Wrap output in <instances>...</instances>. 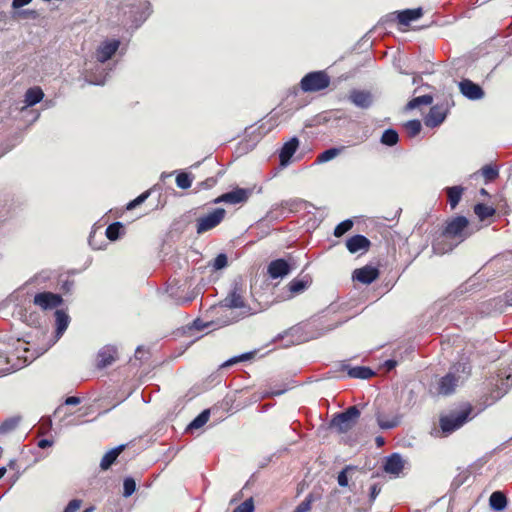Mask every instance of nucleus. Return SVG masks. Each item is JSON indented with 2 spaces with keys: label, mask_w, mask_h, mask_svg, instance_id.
I'll use <instances>...</instances> for the list:
<instances>
[{
  "label": "nucleus",
  "mask_w": 512,
  "mask_h": 512,
  "mask_svg": "<svg viewBox=\"0 0 512 512\" xmlns=\"http://www.w3.org/2000/svg\"><path fill=\"white\" fill-rule=\"evenodd\" d=\"M360 417V411L357 406H350L345 411L336 414L331 422L330 427L338 433H346L351 430Z\"/></svg>",
  "instance_id": "nucleus-1"
},
{
  "label": "nucleus",
  "mask_w": 512,
  "mask_h": 512,
  "mask_svg": "<svg viewBox=\"0 0 512 512\" xmlns=\"http://www.w3.org/2000/svg\"><path fill=\"white\" fill-rule=\"evenodd\" d=\"M472 412L471 407L460 411H454L439 420L440 428L445 435H449L462 427L469 419Z\"/></svg>",
  "instance_id": "nucleus-2"
},
{
  "label": "nucleus",
  "mask_w": 512,
  "mask_h": 512,
  "mask_svg": "<svg viewBox=\"0 0 512 512\" xmlns=\"http://www.w3.org/2000/svg\"><path fill=\"white\" fill-rule=\"evenodd\" d=\"M330 85V77L324 71H314L306 74L300 82L304 92H318Z\"/></svg>",
  "instance_id": "nucleus-3"
},
{
  "label": "nucleus",
  "mask_w": 512,
  "mask_h": 512,
  "mask_svg": "<svg viewBox=\"0 0 512 512\" xmlns=\"http://www.w3.org/2000/svg\"><path fill=\"white\" fill-rule=\"evenodd\" d=\"M468 220L464 216H457L447 223L443 236L447 238L457 239L454 246L464 241L469 237V233L466 231L468 227Z\"/></svg>",
  "instance_id": "nucleus-4"
},
{
  "label": "nucleus",
  "mask_w": 512,
  "mask_h": 512,
  "mask_svg": "<svg viewBox=\"0 0 512 512\" xmlns=\"http://www.w3.org/2000/svg\"><path fill=\"white\" fill-rule=\"evenodd\" d=\"M226 211L223 208H216L208 215L198 218L196 232L203 234L216 226L224 219Z\"/></svg>",
  "instance_id": "nucleus-5"
},
{
  "label": "nucleus",
  "mask_w": 512,
  "mask_h": 512,
  "mask_svg": "<svg viewBox=\"0 0 512 512\" xmlns=\"http://www.w3.org/2000/svg\"><path fill=\"white\" fill-rule=\"evenodd\" d=\"M222 306L229 309L246 307L243 299V285L241 281H234L231 291L222 301Z\"/></svg>",
  "instance_id": "nucleus-6"
},
{
  "label": "nucleus",
  "mask_w": 512,
  "mask_h": 512,
  "mask_svg": "<svg viewBox=\"0 0 512 512\" xmlns=\"http://www.w3.org/2000/svg\"><path fill=\"white\" fill-rule=\"evenodd\" d=\"M120 46V41L117 39L105 40L103 41L95 52L96 60L100 64H104L106 61L112 58V56L117 52Z\"/></svg>",
  "instance_id": "nucleus-7"
},
{
  "label": "nucleus",
  "mask_w": 512,
  "mask_h": 512,
  "mask_svg": "<svg viewBox=\"0 0 512 512\" xmlns=\"http://www.w3.org/2000/svg\"><path fill=\"white\" fill-rule=\"evenodd\" d=\"M62 297L52 292H41L34 296L33 303L43 310H49L62 304Z\"/></svg>",
  "instance_id": "nucleus-8"
},
{
  "label": "nucleus",
  "mask_w": 512,
  "mask_h": 512,
  "mask_svg": "<svg viewBox=\"0 0 512 512\" xmlns=\"http://www.w3.org/2000/svg\"><path fill=\"white\" fill-rule=\"evenodd\" d=\"M448 108L444 104H436L430 108L429 113L425 117V124L430 128L439 126L446 118Z\"/></svg>",
  "instance_id": "nucleus-9"
},
{
  "label": "nucleus",
  "mask_w": 512,
  "mask_h": 512,
  "mask_svg": "<svg viewBox=\"0 0 512 512\" xmlns=\"http://www.w3.org/2000/svg\"><path fill=\"white\" fill-rule=\"evenodd\" d=\"M251 191L244 188H236L230 192L222 194L215 200V203L225 202L229 204H240L248 200Z\"/></svg>",
  "instance_id": "nucleus-10"
},
{
  "label": "nucleus",
  "mask_w": 512,
  "mask_h": 512,
  "mask_svg": "<svg viewBox=\"0 0 512 512\" xmlns=\"http://www.w3.org/2000/svg\"><path fill=\"white\" fill-rule=\"evenodd\" d=\"M348 99L356 107L368 109L373 104V95L370 91L353 89L350 91Z\"/></svg>",
  "instance_id": "nucleus-11"
},
{
  "label": "nucleus",
  "mask_w": 512,
  "mask_h": 512,
  "mask_svg": "<svg viewBox=\"0 0 512 512\" xmlns=\"http://www.w3.org/2000/svg\"><path fill=\"white\" fill-rule=\"evenodd\" d=\"M379 277V270L378 268L366 265L362 268L355 269L352 278L353 280H356L362 284H371L373 281H375Z\"/></svg>",
  "instance_id": "nucleus-12"
},
{
  "label": "nucleus",
  "mask_w": 512,
  "mask_h": 512,
  "mask_svg": "<svg viewBox=\"0 0 512 512\" xmlns=\"http://www.w3.org/2000/svg\"><path fill=\"white\" fill-rule=\"evenodd\" d=\"M460 92L469 100H479L484 97L483 89L469 79H463L459 82Z\"/></svg>",
  "instance_id": "nucleus-13"
},
{
  "label": "nucleus",
  "mask_w": 512,
  "mask_h": 512,
  "mask_svg": "<svg viewBox=\"0 0 512 512\" xmlns=\"http://www.w3.org/2000/svg\"><path fill=\"white\" fill-rule=\"evenodd\" d=\"M291 271L289 263L285 259H276L269 263L267 273L272 279L283 278Z\"/></svg>",
  "instance_id": "nucleus-14"
},
{
  "label": "nucleus",
  "mask_w": 512,
  "mask_h": 512,
  "mask_svg": "<svg viewBox=\"0 0 512 512\" xmlns=\"http://www.w3.org/2000/svg\"><path fill=\"white\" fill-rule=\"evenodd\" d=\"M459 382V377H456L454 372H448L443 376L438 383V393L441 395H451L454 393L455 388Z\"/></svg>",
  "instance_id": "nucleus-15"
},
{
  "label": "nucleus",
  "mask_w": 512,
  "mask_h": 512,
  "mask_svg": "<svg viewBox=\"0 0 512 512\" xmlns=\"http://www.w3.org/2000/svg\"><path fill=\"white\" fill-rule=\"evenodd\" d=\"M299 147V139L292 137L289 141L284 143L279 153V160L281 166H287L296 150Z\"/></svg>",
  "instance_id": "nucleus-16"
},
{
  "label": "nucleus",
  "mask_w": 512,
  "mask_h": 512,
  "mask_svg": "<svg viewBox=\"0 0 512 512\" xmlns=\"http://www.w3.org/2000/svg\"><path fill=\"white\" fill-rule=\"evenodd\" d=\"M383 467L386 473L398 476L404 468V460L400 454L393 453L386 457Z\"/></svg>",
  "instance_id": "nucleus-17"
},
{
  "label": "nucleus",
  "mask_w": 512,
  "mask_h": 512,
  "mask_svg": "<svg viewBox=\"0 0 512 512\" xmlns=\"http://www.w3.org/2000/svg\"><path fill=\"white\" fill-rule=\"evenodd\" d=\"M117 349L112 345H106L98 352L97 367L102 369L111 365L116 360Z\"/></svg>",
  "instance_id": "nucleus-18"
},
{
  "label": "nucleus",
  "mask_w": 512,
  "mask_h": 512,
  "mask_svg": "<svg viewBox=\"0 0 512 512\" xmlns=\"http://www.w3.org/2000/svg\"><path fill=\"white\" fill-rule=\"evenodd\" d=\"M341 369L347 371L348 376L351 378L369 379L375 375V372L371 368L365 366L352 367L349 364L343 363Z\"/></svg>",
  "instance_id": "nucleus-19"
},
{
  "label": "nucleus",
  "mask_w": 512,
  "mask_h": 512,
  "mask_svg": "<svg viewBox=\"0 0 512 512\" xmlns=\"http://www.w3.org/2000/svg\"><path fill=\"white\" fill-rule=\"evenodd\" d=\"M370 241L364 235H354L346 241V247L350 253H357L361 250H368L370 247Z\"/></svg>",
  "instance_id": "nucleus-20"
},
{
  "label": "nucleus",
  "mask_w": 512,
  "mask_h": 512,
  "mask_svg": "<svg viewBox=\"0 0 512 512\" xmlns=\"http://www.w3.org/2000/svg\"><path fill=\"white\" fill-rule=\"evenodd\" d=\"M312 284L310 275H302L292 279L288 284V289L292 295L304 292Z\"/></svg>",
  "instance_id": "nucleus-21"
},
{
  "label": "nucleus",
  "mask_w": 512,
  "mask_h": 512,
  "mask_svg": "<svg viewBox=\"0 0 512 512\" xmlns=\"http://www.w3.org/2000/svg\"><path fill=\"white\" fill-rule=\"evenodd\" d=\"M423 15L422 8L406 9L398 12L397 18L400 24L408 26L412 21L419 19Z\"/></svg>",
  "instance_id": "nucleus-22"
},
{
  "label": "nucleus",
  "mask_w": 512,
  "mask_h": 512,
  "mask_svg": "<svg viewBox=\"0 0 512 512\" xmlns=\"http://www.w3.org/2000/svg\"><path fill=\"white\" fill-rule=\"evenodd\" d=\"M376 420L379 427L384 430L393 429L400 424L398 415L386 416L380 411L376 413Z\"/></svg>",
  "instance_id": "nucleus-23"
},
{
  "label": "nucleus",
  "mask_w": 512,
  "mask_h": 512,
  "mask_svg": "<svg viewBox=\"0 0 512 512\" xmlns=\"http://www.w3.org/2000/svg\"><path fill=\"white\" fill-rule=\"evenodd\" d=\"M55 322H56V338L59 339L70 323L69 315L63 310L55 311Z\"/></svg>",
  "instance_id": "nucleus-24"
},
{
  "label": "nucleus",
  "mask_w": 512,
  "mask_h": 512,
  "mask_svg": "<svg viewBox=\"0 0 512 512\" xmlns=\"http://www.w3.org/2000/svg\"><path fill=\"white\" fill-rule=\"evenodd\" d=\"M126 445L121 444L110 451H108L102 458L100 462V467L102 470L109 469L112 464L116 461L117 457L120 455V453L125 449Z\"/></svg>",
  "instance_id": "nucleus-25"
},
{
  "label": "nucleus",
  "mask_w": 512,
  "mask_h": 512,
  "mask_svg": "<svg viewBox=\"0 0 512 512\" xmlns=\"http://www.w3.org/2000/svg\"><path fill=\"white\" fill-rule=\"evenodd\" d=\"M44 97V93L40 87L29 88L24 95L26 106H34L38 104Z\"/></svg>",
  "instance_id": "nucleus-26"
},
{
  "label": "nucleus",
  "mask_w": 512,
  "mask_h": 512,
  "mask_svg": "<svg viewBox=\"0 0 512 512\" xmlns=\"http://www.w3.org/2000/svg\"><path fill=\"white\" fill-rule=\"evenodd\" d=\"M107 75L108 73H105L104 69L101 66H97L95 72H86L85 80L89 84L104 85Z\"/></svg>",
  "instance_id": "nucleus-27"
},
{
  "label": "nucleus",
  "mask_w": 512,
  "mask_h": 512,
  "mask_svg": "<svg viewBox=\"0 0 512 512\" xmlns=\"http://www.w3.org/2000/svg\"><path fill=\"white\" fill-rule=\"evenodd\" d=\"M489 505L494 511H502L507 506V497L501 491H494L490 495Z\"/></svg>",
  "instance_id": "nucleus-28"
},
{
  "label": "nucleus",
  "mask_w": 512,
  "mask_h": 512,
  "mask_svg": "<svg viewBox=\"0 0 512 512\" xmlns=\"http://www.w3.org/2000/svg\"><path fill=\"white\" fill-rule=\"evenodd\" d=\"M463 191H464V189L461 186H452V187L446 188L448 201H449L451 209L456 208V206L458 205V203L461 200Z\"/></svg>",
  "instance_id": "nucleus-29"
},
{
  "label": "nucleus",
  "mask_w": 512,
  "mask_h": 512,
  "mask_svg": "<svg viewBox=\"0 0 512 512\" xmlns=\"http://www.w3.org/2000/svg\"><path fill=\"white\" fill-rule=\"evenodd\" d=\"M343 150H344V147L329 148L317 156L316 163L322 164V163L328 162V161L334 159L335 157H337Z\"/></svg>",
  "instance_id": "nucleus-30"
},
{
  "label": "nucleus",
  "mask_w": 512,
  "mask_h": 512,
  "mask_svg": "<svg viewBox=\"0 0 512 512\" xmlns=\"http://www.w3.org/2000/svg\"><path fill=\"white\" fill-rule=\"evenodd\" d=\"M124 233V226L121 222L110 224L105 231L106 237L111 241H116Z\"/></svg>",
  "instance_id": "nucleus-31"
},
{
  "label": "nucleus",
  "mask_w": 512,
  "mask_h": 512,
  "mask_svg": "<svg viewBox=\"0 0 512 512\" xmlns=\"http://www.w3.org/2000/svg\"><path fill=\"white\" fill-rule=\"evenodd\" d=\"M495 209L492 206L484 203H478L474 206V213L479 217L480 220L487 219L495 214Z\"/></svg>",
  "instance_id": "nucleus-32"
},
{
  "label": "nucleus",
  "mask_w": 512,
  "mask_h": 512,
  "mask_svg": "<svg viewBox=\"0 0 512 512\" xmlns=\"http://www.w3.org/2000/svg\"><path fill=\"white\" fill-rule=\"evenodd\" d=\"M399 141V135L397 133L396 130L394 129H386L382 136H381V139H380V142L383 144V145H386V146H394L398 143Z\"/></svg>",
  "instance_id": "nucleus-33"
},
{
  "label": "nucleus",
  "mask_w": 512,
  "mask_h": 512,
  "mask_svg": "<svg viewBox=\"0 0 512 512\" xmlns=\"http://www.w3.org/2000/svg\"><path fill=\"white\" fill-rule=\"evenodd\" d=\"M210 417V411L208 409L203 410L197 417H195L190 424L187 426V430H194L204 426Z\"/></svg>",
  "instance_id": "nucleus-34"
},
{
  "label": "nucleus",
  "mask_w": 512,
  "mask_h": 512,
  "mask_svg": "<svg viewBox=\"0 0 512 512\" xmlns=\"http://www.w3.org/2000/svg\"><path fill=\"white\" fill-rule=\"evenodd\" d=\"M432 102H433V97L429 94H426V95L418 96V97L411 99L407 103L406 108L408 110H412L421 105H430Z\"/></svg>",
  "instance_id": "nucleus-35"
},
{
  "label": "nucleus",
  "mask_w": 512,
  "mask_h": 512,
  "mask_svg": "<svg viewBox=\"0 0 512 512\" xmlns=\"http://www.w3.org/2000/svg\"><path fill=\"white\" fill-rule=\"evenodd\" d=\"M21 421L20 416H12L0 425V434H7L16 429Z\"/></svg>",
  "instance_id": "nucleus-36"
},
{
  "label": "nucleus",
  "mask_w": 512,
  "mask_h": 512,
  "mask_svg": "<svg viewBox=\"0 0 512 512\" xmlns=\"http://www.w3.org/2000/svg\"><path fill=\"white\" fill-rule=\"evenodd\" d=\"M405 129L408 136L413 138L421 132L422 125L421 122L417 119L409 120L405 123Z\"/></svg>",
  "instance_id": "nucleus-37"
},
{
  "label": "nucleus",
  "mask_w": 512,
  "mask_h": 512,
  "mask_svg": "<svg viewBox=\"0 0 512 512\" xmlns=\"http://www.w3.org/2000/svg\"><path fill=\"white\" fill-rule=\"evenodd\" d=\"M252 357H253V352L243 353L241 355H237V356H234V357L228 359L221 365V367H223V368L230 367L234 364H237V363H240L243 361H247V360L251 359Z\"/></svg>",
  "instance_id": "nucleus-38"
},
{
  "label": "nucleus",
  "mask_w": 512,
  "mask_h": 512,
  "mask_svg": "<svg viewBox=\"0 0 512 512\" xmlns=\"http://www.w3.org/2000/svg\"><path fill=\"white\" fill-rule=\"evenodd\" d=\"M353 227V221L346 219L340 222L334 229V236L341 237Z\"/></svg>",
  "instance_id": "nucleus-39"
},
{
  "label": "nucleus",
  "mask_w": 512,
  "mask_h": 512,
  "mask_svg": "<svg viewBox=\"0 0 512 512\" xmlns=\"http://www.w3.org/2000/svg\"><path fill=\"white\" fill-rule=\"evenodd\" d=\"M176 184L181 189H188L192 185V179L189 174L181 172L176 177Z\"/></svg>",
  "instance_id": "nucleus-40"
},
{
  "label": "nucleus",
  "mask_w": 512,
  "mask_h": 512,
  "mask_svg": "<svg viewBox=\"0 0 512 512\" xmlns=\"http://www.w3.org/2000/svg\"><path fill=\"white\" fill-rule=\"evenodd\" d=\"M136 490V482L132 477H126L123 481V496L130 497Z\"/></svg>",
  "instance_id": "nucleus-41"
},
{
  "label": "nucleus",
  "mask_w": 512,
  "mask_h": 512,
  "mask_svg": "<svg viewBox=\"0 0 512 512\" xmlns=\"http://www.w3.org/2000/svg\"><path fill=\"white\" fill-rule=\"evenodd\" d=\"M481 173L487 182L495 180L499 175L498 169L491 165H485L481 169Z\"/></svg>",
  "instance_id": "nucleus-42"
},
{
  "label": "nucleus",
  "mask_w": 512,
  "mask_h": 512,
  "mask_svg": "<svg viewBox=\"0 0 512 512\" xmlns=\"http://www.w3.org/2000/svg\"><path fill=\"white\" fill-rule=\"evenodd\" d=\"M150 194H151V190H147V191L143 192L138 197H136L134 200L130 201L126 205V209L132 210V209L136 208L140 204L144 203L146 201V199L150 196Z\"/></svg>",
  "instance_id": "nucleus-43"
},
{
  "label": "nucleus",
  "mask_w": 512,
  "mask_h": 512,
  "mask_svg": "<svg viewBox=\"0 0 512 512\" xmlns=\"http://www.w3.org/2000/svg\"><path fill=\"white\" fill-rule=\"evenodd\" d=\"M470 370H471V366L469 365V363L467 361H460V362L455 363L452 366L450 372H454V374L463 373V374L468 375L470 373Z\"/></svg>",
  "instance_id": "nucleus-44"
},
{
  "label": "nucleus",
  "mask_w": 512,
  "mask_h": 512,
  "mask_svg": "<svg viewBox=\"0 0 512 512\" xmlns=\"http://www.w3.org/2000/svg\"><path fill=\"white\" fill-rule=\"evenodd\" d=\"M254 509V501L253 498L250 497L237 506L233 512H254Z\"/></svg>",
  "instance_id": "nucleus-45"
},
{
  "label": "nucleus",
  "mask_w": 512,
  "mask_h": 512,
  "mask_svg": "<svg viewBox=\"0 0 512 512\" xmlns=\"http://www.w3.org/2000/svg\"><path fill=\"white\" fill-rule=\"evenodd\" d=\"M227 264H228L227 255L224 253H220L215 257L212 266L215 270H220V269L225 268L227 266Z\"/></svg>",
  "instance_id": "nucleus-46"
},
{
  "label": "nucleus",
  "mask_w": 512,
  "mask_h": 512,
  "mask_svg": "<svg viewBox=\"0 0 512 512\" xmlns=\"http://www.w3.org/2000/svg\"><path fill=\"white\" fill-rule=\"evenodd\" d=\"M512 386V379L511 376H507L505 380L501 381V386H498V389L500 390L497 394V397H502L504 394L507 393L509 388Z\"/></svg>",
  "instance_id": "nucleus-47"
},
{
  "label": "nucleus",
  "mask_w": 512,
  "mask_h": 512,
  "mask_svg": "<svg viewBox=\"0 0 512 512\" xmlns=\"http://www.w3.org/2000/svg\"><path fill=\"white\" fill-rule=\"evenodd\" d=\"M352 469L351 466H346L342 471L339 472L337 481L339 486L346 487L348 485L347 471Z\"/></svg>",
  "instance_id": "nucleus-48"
},
{
  "label": "nucleus",
  "mask_w": 512,
  "mask_h": 512,
  "mask_svg": "<svg viewBox=\"0 0 512 512\" xmlns=\"http://www.w3.org/2000/svg\"><path fill=\"white\" fill-rule=\"evenodd\" d=\"M81 503L82 501L79 499L71 500L66 506L64 512H76L80 508Z\"/></svg>",
  "instance_id": "nucleus-49"
},
{
  "label": "nucleus",
  "mask_w": 512,
  "mask_h": 512,
  "mask_svg": "<svg viewBox=\"0 0 512 512\" xmlns=\"http://www.w3.org/2000/svg\"><path fill=\"white\" fill-rule=\"evenodd\" d=\"M28 363H29V362H28V361H27V359L25 358V359L22 361V363H21L20 365H18V366H13L11 369H10V368H7V369H0V377L5 376V375H7V374H8V373H10V372H14V371H16V370H19V369H21L22 367H24V366L28 365Z\"/></svg>",
  "instance_id": "nucleus-50"
},
{
  "label": "nucleus",
  "mask_w": 512,
  "mask_h": 512,
  "mask_svg": "<svg viewBox=\"0 0 512 512\" xmlns=\"http://www.w3.org/2000/svg\"><path fill=\"white\" fill-rule=\"evenodd\" d=\"M380 492H381V486L377 483L373 484L370 487V492H369L370 502H373L377 498V496L379 495Z\"/></svg>",
  "instance_id": "nucleus-51"
},
{
  "label": "nucleus",
  "mask_w": 512,
  "mask_h": 512,
  "mask_svg": "<svg viewBox=\"0 0 512 512\" xmlns=\"http://www.w3.org/2000/svg\"><path fill=\"white\" fill-rule=\"evenodd\" d=\"M311 508V499L306 498L304 501H302L296 508L298 512H308Z\"/></svg>",
  "instance_id": "nucleus-52"
},
{
  "label": "nucleus",
  "mask_w": 512,
  "mask_h": 512,
  "mask_svg": "<svg viewBox=\"0 0 512 512\" xmlns=\"http://www.w3.org/2000/svg\"><path fill=\"white\" fill-rule=\"evenodd\" d=\"M32 0H13L12 1V8L13 9H19L23 6L28 5Z\"/></svg>",
  "instance_id": "nucleus-53"
},
{
  "label": "nucleus",
  "mask_w": 512,
  "mask_h": 512,
  "mask_svg": "<svg viewBox=\"0 0 512 512\" xmlns=\"http://www.w3.org/2000/svg\"><path fill=\"white\" fill-rule=\"evenodd\" d=\"M81 402L79 397L70 396L65 400V405H78Z\"/></svg>",
  "instance_id": "nucleus-54"
},
{
  "label": "nucleus",
  "mask_w": 512,
  "mask_h": 512,
  "mask_svg": "<svg viewBox=\"0 0 512 512\" xmlns=\"http://www.w3.org/2000/svg\"><path fill=\"white\" fill-rule=\"evenodd\" d=\"M53 445V441L49 439H41L38 442V447L41 449H45Z\"/></svg>",
  "instance_id": "nucleus-55"
},
{
  "label": "nucleus",
  "mask_w": 512,
  "mask_h": 512,
  "mask_svg": "<svg viewBox=\"0 0 512 512\" xmlns=\"http://www.w3.org/2000/svg\"><path fill=\"white\" fill-rule=\"evenodd\" d=\"M397 361L393 359L386 360L384 363V366L387 368V370H392L396 367Z\"/></svg>",
  "instance_id": "nucleus-56"
},
{
  "label": "nucleus",
  "mask_w": 512,
  "mask_h": 512,
  "mask_svg": "<svg viewBox=\"0 0 512 512\" xmlns=\"http://www.w3.org/2000/svg\"><path fill=\"white\" fill-rule=\"evenodd\" d=\"M95 235H96V231H92V232L90 233V235H89V239H88L89 244H90V246H91L93 249H100V248H101L100 246H97V245H95V244H94V237H95Z\"/></svg>",
  "instance_id": "nucleus-57"
},
{
  "label": "nucleus",
  "mask_w": 512,
  "mask_h": 512,
  "mask_svg": "<svg viewBox=\"0 0 512 512\" xmlns=\"http://www.w3.org/2000/svg\"><path fill=\"white\" fill-rule=\"evenodd\" d=\"M504 298H505V302L512 306V289L511 290H508L505 294H504Z\"/></svg>",
  "instance_id": "nucleus-58"
},
{
  "label": "nucleus",
  "mask_w": 512,
  "mask_h": 512,
  "mask_svg": "<svg viewBox=\"0 0 512 512\" xmlns=\"http://www.w3.org/2000/svg\"><path fill=\"white\" fill-rule=\"evenodd\" d=\"M213 184H214L213 179H207L206 181L201 183V186L207 188V187H211Z\"/></svg>",
  "instance_id": "nucleus-59"
},
{
  "label": "nucleus",
  "mask_w": 512,
  "mask_h": 512,
  "mask_svg": "<svg viewBox=\"0 0 512 512\" xmlns=\"http://www.w3.org/2000/svg\"><path fill=\"white\" fill-rule=\"evenodd\" d=\"M21 14L26 15V16H31L34 18L36 15V12L34 10H25Z\"/></svg>",
  "instance_id": "nucleus-60"
},
{
  "label": "nucleus",
  "mask_w": 512,
  "mask_h": 512,
  "mask_svg": "<svg viewBox=\"0 0 512 512\" xmlns=\"http://www.w3.org/2000/svg\"><path fill=\"white\" fill-rule=\"evenodd\" d=\"M376 444L378 447L382 446L384 444V438L379 436L376 438Z\"/></svg>",
  "instance_id": "nucleus-61"
},
{
  "label": "nucleus",
  "mask_w": 512,
  "mask_h": 512,
  "mask_svg": "<svg viewBox=\"0 0 512 512\" xmlns=\"http://www.w3.org/2000/svg\"><path fill=\"white\" fill-rule=\"evenodd\" d=\"M433 249H434V251H435V252H437V253H441V254H443V253H445V252H446V251L440 250V248H439V244H434V245H433Z\"/></svg>",
  "instance_id": "nucleus-62"
},
{
  "label": "nucleus",
  "mask_w": 512,
  "mask_h": 512,
  "mask_svg": "<svg viewBox=\"0 0 512 512\" xmlns=\"http://www.w3.org/2000/svg\"><path fill=\"white\" fill-rule=\"evenodd\" d=\"M15 466H16V460L15 459L10 460L8 463V467L10 469H13Z\"/></svg>",
  "instance_id": "nucleus-63"
},
{
  "label": "nucleus",
  "mask_w": 512,
  "mask_h": 512,
  "mask_svg": "<svg viewBox=\"0 0 512 512\" xmlns=\"http://www.w3.org/2000/svg\"><path fill=\"white\" fill-rule=\"evenodd\" d=\"M6 471V467H0V479L5 475Z\"/></svg>",
  "instance_id": "nucleus-64"
}]
</instances>
